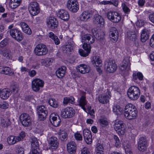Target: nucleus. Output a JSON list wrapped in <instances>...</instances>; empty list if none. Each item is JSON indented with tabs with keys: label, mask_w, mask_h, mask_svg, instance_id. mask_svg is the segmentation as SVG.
<instances>
[{
	"label": "nucleus",
	"mask_w": 154,
	"mask_h": 154,
	"mask_svg": "<svg viewBox=\"0 0 154 154\" xmlns=\"http://www.w3.org/2000/svg\"><path fill=\"white\" fill-rule=\"evenodd\" d=\"M135 106L129 103L126 105L125 108L124 115L128 119L131 120L135 116Z\"/></svg>",
	"instance_id": "obj_1"
},
{
	"label": "nucleus",
	"mask_w": 154,
	"mask_h": 154,
	"mask_svg": "<svg viewBox=\"0 0 154 154\" xmlns=\"http://www.w3.org/2000/svg\"><path fill=\"white\" fill-rule=\"evenodd\" d=\"M106 15L107 18L114 23L119 22L121 19L120 14L117 11H110L106 13Z\"/></svg>",
	"instance_id": "obj_2"
},
{
	"label": "nucleus",
	"mask_w": 154,
	"mask_h": 154,
	"mask_svg": "<svg viewBox=\"0 0 154 154\" xmlns=\"http://www.w3.org/2000/svg\"><path fill=\"white\" fill-rule=\"evenodd\" d=\"M117 68V64L113 60H109L106 61L105 63V69L106 71L109 73L115 72Z\"/></svg>",
	"instance_id": "obj_3"
},
{
	"label": "nucleus",
	"mask_w": 154,
	"mask_h": 154,
	"mask_svg": "<svg viewBox=\"0 0 154 154\" xmlns=\"http://www.w3.org/2000/svg\"><path fill=\"white\" fill-rule=\"evenodd\" d=\"M35 54L38 56H44L46 55L48 50L46 45L43 44H39L37 45L34 49Z\"/></svg>",
	"instance_id": "obj_4"
},
{
	"label": "nucleus",
	"mask_w": 154,
	"mask_h": 154,
	"mask_svg": "<svg viewBox=\"0 0 154 154\" xmlns=\"http://www.w3.org/2000/svg\"><path fill=\"white\" fill-rule=\"evenodd\" d=\"M29 11L32 15L35 16L40 11V8L38 3L35 2H31L28 5Z\"/></svg>",
	"instance_id": "obj_5"
},
{
	"label": "nucleus",
	"mask_w": 154,
	"mask_h": 154,
	"mask_svg": "<svg viewBox=\"0 0 154 154\" xmlns=\"http://www.w3.org/2000/svg\"><path fill=\"white\" fill-rule=\"evenodd\" d=\"M66 6L69 10L73 13H76L79 9L78 3L77 0H69Z\"/></svg>",
	"instance_id": "obj_6"
},
{
	"label": "nucleus",
	"mask_w": 154,
	"mask_h": 154,
	"mask_svg": "<svg viewBox=\"0 0 154 154\" xmlns=\"http://www.w3.org/2000/svg\"><path fill=\"white\" fill-rule=\"evenodd\" d=\"M37 111L38 115V118L41 120H45L48 115L47 109L43 105L37 106Z\"/></svg>",
	"instance_id": "obj_7"
},
{
	"label": "nucleus",
	"mask_w": 154,
	"mask_h": 154,
	"mask_svg": "<svg viewBox=\"0 0 154 154\" xmlns=\"http://www.w3.org/2000/svg\"><path fill=\"white\" fill-rule=\"evenodd\" d=\"M44 81L39 79H35L32 81V88L33 91L35 92L38 91L40 88L43 87Z\"/></svg>",
	"instance_id": "obj_8"
},
{
	"label": "nucleus",
	"mask_w": 154,
	"mask_h": 154,
	"mask_svg": "<svg viewBox=\"0 0 154 154\" xmlns=\"http://www.w3.org/2000/svg\"><path fill=\"white\" fill-rule=\"evenodd\" d=\"M115 130L119 134H124L125 131V127L122 121L116 120L114 126Z\"/></svg>",
	"instance_id": "obj_9"
},
{
	"label": "nucleus",
	"mask_w": 154,
	"mask_h": 154,
	"mask_svg": "<svg viewBox=\"0 0 154 154\" xmlns=\"http://www.w3.org/2000/svg\"><path fill=\"white\" fill-rule=\"evenodd\" d=\"M75 114V112L71 107H67L63 109L61 112V116L64 118L72 117Z\"/></svg>",
	"instance_id": "obj_10"
},
{
	"label": "nucleus",
	"mask_w": 154,
	"mask_h": 154,
	"mask_svg": "<svg viewBox=\"0 0 154 154\" xmlns=\"http://www.w3.org/2000/svg\"><path fill=\"white\" fill-rule=\"evenodd\" d=\"M20 121L22 125L25 127H28L31 124V118L26 113H23L20 116Z\"/></svg>",
	"instance_id": "obj_11"
},
{
	"label": "nucleus",
	"mask_w": 154,
	"mask_h": 154,
	"mask_svg": "<svg viewBox=\"0 0 154 154\" xmlns=\"http://www.w3.org/2000/svg\"><path fill=\"white\" fill-rule=\"evenodd\" d=\"M10 33L11 36L18 42L21 41L23 37L22 32L19 30L13 29L10 30Z\"/></svg>",
	"instance_id": "obj_12"
},
{
	"label": "nucleus",
	"mask_w": 154,
	"mask_h": 154,
	"mask_svg": "<svg viewBox=\"0 0 154 154\" xmlns=\"http://www.w3.org/2000/svg\"><path fill=\"white\" fill-rule=\"evenodd\" d=\"M46 23L48 27L51 29L56 28L58 25V22L56 19L52 17L47 19Z\"/></svg>",
	"instance_id": "obj_13"
},
{
	"label": "nucleus",
	"mask_w": 154,
	"mask_h": 154,
	"mask_svg": "<svg viewBox=\"0 0 154 154\" xmlns=\"http://www.w3.org/2000/svg\"><path fill=\"white\" fill-rule=\"evenodd\" d=\"M81 41L83 44H89L93 43L94 42V38L91 35L87 34L81 37Z\"/></svg>",
	"instance_id": "obj_14"
},
{
	"label": "nucleus",
	"mask_w": 154,
	"mask_h": 154,
	"mask_svg": "<svg viewBox=\"0 0 154 154\" xmlns=\"http://www.w3.org/2000/svg\"><path fill=\"white\" fill-rule=\"evenodd\" d=\"M147 146V142L146 138L143 137H140L138 143V149L140 151H144Z\"/></svg>",
	"instance_id": "obj_15"
},
{
	"label": "nucleus",
	"mask_w": 154,
	"mask_h": 154,
	"mask_svg": "<svg viewBox=\"0 0 154 154\" xmlns=\"http://www.w3.org/2000/svg\"><path fill=\"white\" fill-rule=\"evenodd\" d=\"M93 21L94 24L99 25L101 27L103 26L104 23L103 18L98 14H96L94 16Z\"/></svg>",
	"instance_id": "obj_16"
},
{
	"label": "nucleus",
	"mask_w": 154,
	"mask_h": 154,
	"mask_svg": "<svg viewBox=\"0 0 154 154\" xmlns=\"http://www.w3.org/2000/svg\"><path fill=\"white\" fill-rule=\"evenodd\" d=\"M50 120L51 123L55 127L58 126L60 124L61 120L59 117L55 115L51 114L50 117Z\"/></svg>",
	"instance_id": "obj_17"
},
{
	"label": "nucleus",
	"mask_w": 154,
	"mask_h": 154,
	"mask_svg": "<svg viewBox=\"0 0 154 154\" xmlns=\"http://www.w3.org/2000/svg\"><path fill=\"white\" fill-rule=\"evenodd\" d=\"M83 48L84 50L82 49L79 50V53L82 56L86 57L90 53L91 51V47L89 44H83Z\"/></svg>",
	"instance_id": "obj_18"
},
{
	"label": "nucleus",
	"mask_w": 154,
	"mask_h": 154,
	"mask_svg": "<svg viewBox=\"0 0 154 154\" xmlns=\"http://www.w3.org/2000/svg\"><path fill=\"white\" fill-rule=\"evenodd\" d=\"M77 72L82 74H85L89 72L90 70V67L84 64H81L76 67Z\"/></svg>",
	"instance_id": "obj_19"
},
{
	"label": "nucleus",
	"mask_w": 154,
	"mask_h": 154,
	"mask_svg": "<svg viewBox=\"0 0 154 154\" xmlns=\"http://www.w3.org/2000/svg\"><path fill=\"white\" fill-rule=\"evenodd\" d=\"M83 136L85 140L88 144L92 143V135L91 132L88 129H84L83 131Z\"/></svg>",
	"instance_id": "obj_20"
},
{
	"label": "nucleus",
	"mask_w": 154,
	"mask_h": 154,
	"mask_svg": "<svg viewBox=\"0 0 154 154\" xmlns=\"http://www.w3.org/2000/svg\"><path fill=\"white\" fill-rule=\"evenodd\" d=\"M0 73L9 76L14 75V72L11 68L8 66H0Z\"/></svg>",
	"instance_id": "obj_21"
},
{
	"label": "nucleus",
	"mask_w": 154,
	"mask_h": 154,
	"mask_svg": "<svg viewBox=\"0 0 154 154\" xmlns=\"http://www.w3.org/2000/svg\"><path fill=\"white\" fill-rule=\"evenodd\" d=\"M74 43L72 39L68 42V44L63 47V50L64 53L69 54L73 50Z\"/></svg>",
	"instance_id": "obj_22"
},
{
	"label": "nucleus",
	"mask_w": 154,
	"mask_h": 154,
	"mask_svg": "<svg viewBox=\"0 0 154 154\" xmlns=\"http://www.w3.org/2000/svg\"><path fill=\"white\" fill-rule=\"evenodd\" d=\"M110 92L108 91L106 93V95H100L98 97L99 101L102 103H106L109 102V99L111 97Z\"/></svg>",
	"instance_id": "obj_23"
},
{
	"label": "nucleus",
	"mask_w": 154,
	"mask_h": 154,
	"mask_svg": "<svg viewBox=\"0 0 154 154\" xmlns=\"http://www.w3.org/2000/svg\"><path fill=\"white\" fill-rule=\"evenodd\" d=\"M67 149L69 153L70 154H74L76 149V143L74 141H71L67 144Z\"/></svg>",
	"instance_id": "obj_24"
},
{
	"label": "nucleus",
	"mask_w": 154,
	"mask_h": 154,
	"mask_svg": "<svg viewBox=\"0 0 154 154\" xmlns=\"http://www.w3.org/2000/svg\"><path fill=\"white\" fill-rule=\"evenodd\" d=\"M12 92L9 89L4 88L0 91V97L3 100H6L9 97Z\"/></svg>",
	"instance_id": "obj_25"
},
{
	"label": "nucleus",
	"mask_w": 154,
	"mask_h": 154,
	"mask_svg": "<svg viewBox=\"0 0 154 154\" xmlns=\"http://www.w3.org/2000/svg\"><path fill=\"white\" fill-rule=\"evenodd\" d=\"M57 137H51L48 141L49 146L52 149H56L58 146L59 143Z\"/></svg>",
	"instance_id": "obj_26"
},
{
	"label": "nucleus",
	"mask_w": 154,
	"mask_h": 154,
	"mask_svg": "<svg viewBox=\"0 0 154 154\" xmlns=\"http://www.w3.org/2000/svg\"><path fill=\"white\" fill-rule=\"evenodd\" d=\"M59 17L65 21H67L69 19V15L68 12L64 10L61 9L59 11Z\"/></svg>",
	"instance_id": "obj_27"
},
{
	"label": "nucleus",
	"mask_w": 154,
	"mask_h": 154,
	"mask_svg": "<svg viewBox=\"0 0 154 154\" xmlns=\"http://www.w3.org/2000/svg\"><path fill=\"white\" fill-rule=\"evenodd\" d=\"M130 65V62L129 58L128 57H125L122 61V64L120 67V69L124 71L127 69H129Z\"/></svg>",
	"instance_id": "obj_28"
},
{
	"label": "nucleus",
	"mask_w": 154,
	"mask_h": 154,
	"mask_svg": "<svg viewBox=\"0 0 154 154\" xmlns=\"http://www.w3.org/2000/svg\"><path fill=\"white\" fill-rule=\"evenodd\" d=\"M109 36L110 38H112V39L113 40V41L112 40V41L116 42L117 40L118 37V33L116 28L112 27L111 28Z\"/></svg>",
	"instance_id": "obj_29"
},
{
	"label": "nucleus",
	"mask_w": 154,
	"mask_h": 154,
	"mask_svg": "<svg viewBox=\"0 0 154 154\" xmlns=\"http://www.w3.org/2000/svg\"><path fill=\"white\" fill-rule=\"evenodd\" d=\"M85 93L82 92V95L80 97L79 102V105L84 110H85V106L87 104V101L86 99Z\"/></svg>",
	"instance_id": "obj_30"
},
{
	"label": "nucleus",
	"mask_w": 154,
	"mask_h": 154,
	"mask_svg": "<svg viewBox=\"0 0 154 154\" xmlns=\"http://www.w3.org/2000/svg\"><path fill=\"white\" fill-rule=\"evenodd\" d=\"M149 33V30L146 29L142 30L140 36V40L141 42H145L148 39Z\"/></svg>",
	"instance_id": "obj_31"
},
{
	"label": "nucleus",
	"mask_w": 154,
	"mask_h": 154,
	"mask_svg": "<svg viewBox=\"0 0 154 154\" xmlns=\"http://www.w3.org/2000/svg\"><path fill=\"white\" fill-rule=\"evenodd\" d=\"M66 69V67L65 66L59 68L56 71L57 76L60 78H62L65 75Z\"/></svg>",
	"instance_id": "obj_32"
},
{
	"label": "nucleus",
	"mask_w": 154,
	"mask_h": 154,
	"mask_svg": "<svg viewBox=\"0 0 154 154\" xmlns=\"http://www.w3.org/2000/svg\"><path fill=\"white\" fill-rule=\"evenodd\" d=\"M20 26H21L23 32L26 34L30 35L32 33V31L28 25L25 22H21L20 23Z\"/></svg>",
	"instance_id": "obj_33"
},
{
	"label": "nucleus",
	"mask_w": 154,
	"mask_h": 154,
	"mask_svg": "<svg viewBox=\"0 0 154 154\" xmlns=\"http://www.w3.org/2000/svg\"><path fill=\"white\" fill-rule=\"evenodd\" d=\"M19 138L17 136H10L7 138V142L10 145H12L19 141Z\"/></svg>",
	"instance_id": "obj_34"
},
{
	"label": "nucleus",
	"mask_w": 154,
	"mask_h": 154,
	"mask_svg": "<svg viewBox=\"0 0 154 154\" xmlns=\"http://www.w3.org/2000/svg\"><path fill=\"white\" fill-rule=\"evenodd\" d=\"M92 31L94 36L98 39H100L102 38V35H104V32L102 31H100L99 32L96 29H92Z\"/></svg>",
	"instance_id": "obj_35"
},
{
	"label": "nucleus",
	"mask_w": 154,
	"mask_h": 154,
	"mask_svg": "<svg viewBox=\"0 0 154 154\" xmlns=\"http://www.w3.org/2000/svg\"><path fill=\"white\" fill-rule=\"evenodd\" d=\"M92 16V14L88 11H85L82 13L80 16V18L82 20L85 21L91 17Z\"/></svg>",
	"instance_id": "obj_36"
},
{
	"label": "nucleus",
	"mask_w": 154,
	"mask_h": 154,
	"mask_svg": "<svg viewBox=\"0 0 154 154\" xmlns=\"http://www.w3.org/2000/svg\"><path fill=\"white\" fill-rule=\"evenodd\" d=\"M21 1L22 0H11L10 6L12 9L17 8L20 5Z\"/></svg>",
	"instance_id": "obj_37"
},
{
	"label": "nucleus",
	"mask_w": 154,
	"mask_h": 154,
	"mask_svg": "<svg viewBox=\"0 0 154 154\" xmlns=\"http://www.w3.org/2000/svg\"><path fill=\"white\" fill-rule=\"evenodd\" d=\"M31 148L38 149L39 146V143L37 139L34 137H32L31 139Z\"/></svg>",
	"instance_id": "obj_38"
},
{
	"label": "nucleus",
	"mask_w": 154,
	"mask_h": 154,
	"mask_svg": "<svg viewBox=\"0 0 154 154\" xmlns=\"http://www.w3.org/2000/svg\"><path fill=\"white\" fill-rule=\"evenodd\" d=\"M134 86H131L128 89L127 92V94L129 98L131 99L134 100L135 99V95H134Z\"/></svg>",
	"instance_id": "obj_39"
},
{
	"label": "nucleus",
	"mask_w": 154,
	"mask_h": 154,
	"mask_svg": "<svg viewBox=\"0 0 154 154\" xmlns=\"http://www.w3.org/2000/svg\"><path fill=\"white\" fill-rule=\"evenodd\" d=\"M94 65L98 66L102 65V61L100 57L98 56H96L94 58V60L92 61Z\"/></svg>",
	"instance_id": "obj_40"
},
{
	"label": "nucleus",
	"mask_w": 154,
	"mask_h": 154,
	"mask_svg": "<svg viewBox=\"0 0 154 154\" xmlns=\"http://www.w3.org/2000/svg\"><path fill=\"white\" fill-rule=\"evenodd\" d=\"M48 36L49 38L52 39L56 45H58L60 43V40L52 32H50L49 33Z\"/></svg>",
	"instance_id": "obj_41"
},
{
	"label": "nucleus",
	"mask_w": 154,
	"mask_h": 154,
	"mask_svg": "<svg viewBox=\"0 0 154 154\" xmlns=\"http://www.w3.org/2000/svg\"><path fill=\"white\" fill-rule=\"evenodd\" d=\"M112 109L113 112L116 115H118L119 113L122 112H123V109L118 105L114 106Z\"/></svg>",
	"instance_id": "obj_42"
},
{
	"label": "nucleus",
	"mask_w": 154,
	"mask_h": 154,
	"mask_svg": "<svg viewBox=\"0 0 154 154\" xmlns=\"http://www.w3.org/2000/svg\"><path fill=\"white\" fill-rule=\"evenodd\" d=\"M48 103L50 105L54 108H57L58 106V103L55 99L50 98L48 100Z\"/></svg>",
	"instance_id": "obj_43"
},
{
	"label": "nucleus",
	"mask_w": 154,
	"mask_h": 154,
	"mask_svg": "<svg viewBox=\"0 0 154 154\" xmlns=\"http://www.w3.org/2000/svg\"><path fill=\"white\" fill-rule=\"evenodd\" d=\"M11 124V122L8 119H2L1 120V125L3 127H7Z\"/></svg>",
	"instance_id": "obj_44"
},
{
	"label": "nucleus",
	"mask_w": 154,
	"mask_h": 154,
	"mask_svg": "<svg viewBox=\"0 0 154 154\" xmlns=\"http://www.w3.org/2000/svg\"><path fill=\"white\" fill-rule=\"evenodd\" d=\"M59 133L60 139L61 140H63L66 139L67 136L66 132L63 130H60Z\"/></svg>",
	"instance_id": "obj_45"
},
{
	"label": "nucleus",
	"mask_w": 154,
	"mask_h": 154,
	"mask_svg": "<svg viewBox=\"0 0 154 154\" xmlns=\"http://www.w3.org/2000/svg\"><path fill=\"white\" fill-rule=\"evenodd\" d=\"M10 52V50L6 49L2 51L1 52V54L4 57H6L7 59H11V56L9 54Z\"/></svg>",
	"instance_id": "obj_46"
},
{
	"label": "nucleus",
	"mask_w": 154,
	"mask_h": 154,
	"mask_svg": "<svg viewBox=\"0 0 154 154\" xmlns=\"http://www.w3.org/2000/svg\"><path fill=\"white\" fill-rule=\"evenodd\" d=\"M97 154H103L104 149L102 145L99 143L97 145Z\"/></svg>",
	"instance_id": "obj_47"
},
{
	"label": "nucleus",
	"mask_w": 154,
	"mask_h": 154,
	"mask_svg": "<svg viewBox=\"0 0 154 154\" xmlns=\"http://www.w3.org/2000/svg\"><path fill=\"white\" fill-rule=\"evenodd\" d=\"M8 44V40L7 39H4L0 43V50H2Z\"/></svg>",
	"instance_id": "obj_48"
},
{
	"label": "nucleus",
	"mask_w": 154,
	"mask_h": 154,
	"mask_svg": "<svg viewBox=\"0 0 154 154\" xmlns=\"http://www.w3.org/2000/svg\"><path fill=\"white\" fill-rule=\"evenodd\" d=\"M52 61L53 59H52L49 58L46 61L43 60V61L42 62V63L43 65L46 66H47L51 63L52 62Z\"/></svg>",
	"instance_id": "obj_49"
},
{
	"label": "nucleus",
	"mask_w": 154,
	"mask_h": 154,
	"mask_svg": "<svg viewBox=\"0 0 154 154\" xmlns=\"http://www.w3.org/2000/svg\"><path fill=\"white\" fill-rule=\"evenodd\" d=\"M128 35L129 39L131 41L135 40V34L132 32H128Z\"/></svg>",
	"instance_id": "obj_50"
},
{
	"label": "nucleus",
	"mask_w": 154,
	"mask_h": 154,
	"mask_svg": "<svg viewBox=\"0 0 154 154\" xmlns=\"http://www.w3.org/2000/svg\"><path fill=\"white\" fill-rule=\"evenodd\" d=\"M114 139L115 141V146L116 147H118L120 146V143L119 137L116 135L114 136Z\"/></svg>",
	"instance_id": "obj_51"
},
{
	"label": "nucleus",
	"mask_w": 154,
	"mask_h": 154,
	"mask_svg": "<svg viewBox=\"0 0 154 154\" xmlns=\"http://www.w3.org/2000/svg\"><path fill=\"white\" fill-rule=\"evenodd\" d=\"M74 136L75 139L77 140L81 141L82 140V136L78 131L74 134Z\"/></svg>",
	"instance_id": "obj_52"
},
{
	"label": "nucleus",
	"mask_w": 154,
	"mask_h": 154,
	"mask_svg": "<svg viewBox=\"0 0 154 154\" xmlns=\"http://www.w3.org/2000/svg\"><path fill=\"white\" fill-rule=\"evenodd\" d=\"M100 125L102 127H105L108 124V121L104 119H101L100 120Z\"/></svg>",
	"instance_id": "obj_53"
},
{
	"label": "nucleus",
	"mask_w": 154,
	"mask_h": 154,
	"mask_svg": "<svg viewBox=\"0 0 154 154\" xmlns=\"http://www.w3.org/2000/svg\"><path fill=\"white\" fill-rule=\"evenodd\" d=\"M8 106V104L6 101H4L0 104V108L2 109H7Z\"/></svg>",
	"instance_id": "obj_54"
},
{
	"label": "nucleus",
	"mask_w": 154,
	"mask_h": 154,
	"mask_svg": "<svg viewBox=\"0 0 154 154\" xmlns=\"http://www.w3.org/2000/svg\"><path fill=\"white\" fill-rule=\"evenodd\" d=\"M122 6L123 10L125 13H128L130 12V9L127 7L125 3H122Z\"/></svg>",
	"instance_id": "obj_55"
},
{
	"label": "nucleus",
	"mask_w": 154,
	"mask_h": 154,
	"mask_svg": "<svg viewBox=\"0 0 154 154\" xmlns=\"http://www.w3.org/2000/svg\"><path fill=\"white\" fill-rule=\"evenodd\" d=\"M88 114L91 116V118H93L95 116L93 115L94 113V109L91 110V107L88 106Z\"/></svg>",
	"instance_id": "obj_56"
},
{
	"label": "nucleus",
	"mask_w": 154,
	"mask_h": 154,
	"mask_svg": "<svg viewBox=\"0 0 154 154\" xmlns=\"http://www.w3.org/2000/svg\"><path fill=\"white\" fill-rule=\"evenodd\" d=\"M25 136V132L22 131L20 133L18 136H17V137H18L19 138V141H20L23 139Z\"/></svg>",
	"instance_id": "obj_57"
},
{
	"label": "nucleus",
	"mask_w": 154,
	"mask_h": 154,
	"mask_svg": "<svg viewBox=\"0 0 154 154\" xmlns=\"http://www.w3.org/2000/svg\"><path fill=\"white\" fill-rule=\"evenodd\" d=\"M81 154H90V152L87 148L84 147L81 151Z\"/></svg>",
	"instance_id": "obj_58"
},
{
	"label": "nucleus",
	"mask_w": 154,
	"mask_h": 154,
	"mask_svg": "<svg viewBox=\"0 0 154 154\" xmlns=\"http://www.w3.org/2000/svg\"><path fill=\"white\" fill-rule=\"evenodd\" d=\"M14 48V52L17 54H19L21 51L20 47L18 45L15 46Z\"/></svg>",
	"instance_id": "obj_59"
},
{
	"label": "nucleus",
	"mask_w": 154,
	"mask_h": 154,
	"mask_svg": "<svg viewBox=\"0 0 154 154\" xmlns=\"http://www.w3.org/2000/svg\"><path fill=\"white\" fill-rule=\"evenodd\" d=\"M36 72L34 70H32L28 71V74L31 77H33L36 74Z\"/></svg>",
	"instance_id": "obj_60"
},
{
	"label": "nucleus",
	"mask_w": 154,
	"mask_h": 154,
	"mask_svg": "<svg viewBox=\"0 0 154 154\" xmlns=\"http://www.w3.org/2000/svg\"><path fill=\"white\" fill-rule=\"evenodd\" d=\"M149 45L151 47L154 48V34L150 40Z\"/></svg>",
	"instance_id": "obj_61"
},
{
	"label": "nucleus",
	"mask_w": 154,
	"mask_h": 154,
	"mask_svg": "<svg viewBox=\"0 0 154 154\" xmlns=\"http://www.w3.org/2000/svg\"><path fill=\"white\" fill-rule=\"evenodd\" d=\"M37 149L32 148L29 154H39V152L37 151Z\"/></svg>",
	"instance_id": "obj_62"
},
{
	"label": "nucleus",
	"mask_w": 154,
	"mask_h": 154,
	"mask_svg": "<svg viewBox=\"0 0 154 154\" xmlns=\"http://www.w3.org/2000/svg\"><path fill=\"white\" fill-rule=\"evenodd\" d=\"M137 76L139 80H143V76L141 72H137Z\"/></svg>",
	"instance_id": "obj_63"
},
{
	"label": "nucleus",
	"mask_w": 154,
	"mask_h": 154,
	"mask_svg": "<svg viewBox=\"0 0 154 154\" xmlns=\"http://www.w3.org/2000/svg\"><path fill=\"white\" fill-rule=\"evenodd\" d=\"M136 25L137 26L141 27L144 24L143 22L141 20H138L136 22Z\"/></svg>",
	"instance_id": "obj_64"
}]
</instances>
